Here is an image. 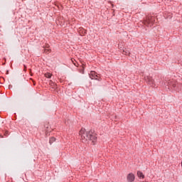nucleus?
<instances>
[{
    "label": "nucleus",
    "mask_w": 182,
    "mask_h": 182,
    "mask_svg": "<svg viewBox=\"0 0 182 182\" xmlns=\"http://www.w3.org/2000/svg\"><path fill=\"white\" fill-rule=\"evenodd\" d=\"M85 132H86V129L84 128H82L80 131V136H81V139L82 140H90L92 139V133L90 131H89L88 132H86V134L85 133Z\"/></svg>",
    "instance_id": "1"
},
{
    "label": "nucleus",
    "mask_w": 182,
    "mask_h": 182,
    "mask_svg": "<svg viewBox=\"0 0 182 182\" xmlns=\"http://www.w3.org/2000/svg\"><path fill=\"white\" fill-rule=\"evenodd\" d=\"M155 21L156 20L154 16H148L144 20L143 23L145 26L151 27L153 26V23H154Z\"/></svg>",
    "instance_id": "2"
},
{
    "label": "nucleus",
    "mask_w": 182,
    "mask_h": 182,
    "mask_svg": "<svg viewBox=\"0 0 182 182\" xmlns=\"http://www.w3.org/2000/svg\"><path fill=\"white\" fill-rule=\"evenodd\" d=\"M136 178V176H134V174L133 173H130L127 176V180L128 182H133L134 181V179Z\"/></svg>",
    "instance_id": "3"
},
{
    "label": "nucleus",
    "mask_w": 182,
    "mask_h": 182,
    "mask_svg": "<svg viewBox=\"0 0 182 182\" xmlns=\"http://www.w3.org/2000/svg\"><path fill=\"white\" fill-rule=\"evenodd\" d=\"M145 82H146L148 85H150V86H154V80H153L151 77H145Z\"/></svg>",
    "instance_id": "4"
},
{
    "label": "nucleus",
    "mask_w": 182,
    "mask_h": 182,
    "mask_svg": "<svg viewBox=\"0 0 182 182\" xmlns=\"http://www.w3.org/2000/svg\"><path fill=\"white\" fill-rule=\"evenodd\" d=\"M91 132V139H89L90 141H92L93 144H95V140H97V137L95 135H93V132L90 131Z\"/></svg>",
    "instance_id": "5"
},
{
    "label": "nucleus",
    "mask_w": 182,
    "mask_h": 182,
    "mask_svg": "<svg viewBox=\"0 0 182 182\" xmlns=\"http://www.w3.org/2000/svg\"><path fill=\"white\" fill-rule=\"evenodd\" d=\"M90 77H91V79H93V77H97V73L95 71H91L90 74Z\"/></svg>",
    "instance_id": "6"
},
{
    "label": "nucleus",
    "mask_w": 182,
    "mask_h": 182,
    "mask_svg": "<svg viewBox=\"0 0 182 182\" xmlns=\"http://www.w3.org/2000/svg\"><path fill=\"white\" fill-rule=\"evenodd\" d=\"M137 176L138 177H139L140 178H144V174H143V172L138 171H137Z\"/></svg>",
    "instance_id": "7"
},
{
    "label": "nucleus",
    "mask_w": 182,
    "mask_h": 182,
    "mask_svg": "<svg viewBox=\"0 0 182 182\" xmlns=\"http://www.w3.org/2000/svg\"><path fill=\"white\" fill-rule=\"evenodd\" d=\"M122 53L124 54V55H130V50H123V51H122Z\"/></svg>",
    "instance_id": "8"
},
{
    "label": "nucleus",
    "mask_w": 182,
    "mask_h": 182,
    "mask_svg": "<svg viewBox=\"0 0 182 182\" xmlns=\"http://www.w3.org/2000/svg\"><path fill=\"white\" fill-rule=\"evenodd\" d=\"M53 141H56V138H55L54 136L50 138V141H49L50 144H52Z\"/></svg>",
    "instance_id": "9"
},
{
    "label": "nucleus",
    "mask_w": 182,
    "mask_h": 182,
    "mask_svg": "<svg viewBox=\"0 0 182 182\" xmlns=\"http://www.w3.org/2000/svg\"><path fill=\"white\" fill-rule=\"evenodd\" d=\"M44 75L46 76V77H48V79H50L52 77V74H50V73H47L44 74Z\"/></svg>",
    "instance_id": "10"
},
{
    "label": "nucleus",
    "mask_w": 182,
    "mask_h": 182,
    "mask_svg": "<svg viewBox=\"0 0 182 182\" xmlns=\"http://www.w3.org/2000/svg\"><path fill=\"white\" fill-rule=\"evenodd\" d=\"M44 53H50V49H49V48L44 49Z\"/></svg>",
    "instance_id": "11"
},
{
    "label": "nucleus",
    "mask_w": 182,
    "mask_h": 182,
    "mask_svg": "<svg viewBox=\"0 0 182 182\" xmlns=\"http://www.w3.org/2000/svg\"><path fill=\"white\" fill-rule=\"evenodd\" d=\"M9 134V131H6L4 133V136H8Z\"/></svg>",
    "instance_id": "12"
},
{
    "label": "nucleus",
    "mask_w": 182,
    "mask_h": 182,
    "mask_svg": "<svg viewBox=\"0 0 182 182\" xmlns=\"http://www.w3.org/2000/svg\"><path fill=\"white\" fill-rule=\"evenodd\" d=\"M172 86H173V87H176L177 85L176 83H174V84H172Z\"/></svg>",
    "instance_id": "13"
},
{
    "label": "nucleus",
    "mask_w": 182,
    "mask_h": 182,
    "mask_svg": "<svg viewBox=\"0 0 182 182\" xmlns=\"http://www.w3.org/2000/svg\"><path fill=\"white\" fill-rule=\"evenodd\" d=\"M6 75H9V70H6Z\"/></svg>",
    "instance_id": "14"
},
{
    "label": "nucleus",
    "mask_w": 182,
    "mask_h": 182,
    "mask_svg": "<svg viewBox=\"0 0 182 182\" xmlns=\"http://www.w3.org/2000/svg\"><path fill=\"white\" fill-rule=\"evenodd\" d=\"M84 70H85L84 69L81 70L80 73H84Z\"/></svg>",
    "instance_id": "15"
},
{
    "label": "nucleus",
    "mask_w": 182,
    "mask_h": 182,
    "mask_svg": "<svg viewBox=\"0 0 182 182\" xmlns=\"http://www.w3.org/2000/svg\"><path fill=\"white\" fill-rule=\"evenodd\" d=\"M30 74L32 76L33 74L32 73V70H30Z\"/></svg>",
    "instance_id": "16"
},
{
    "label": "nucleus",
    "mask_w": 182,
    "mask_h": 182,
    "mask_svg": "<svg viewBox=\"0 0 182 182\" xmlns=\"http://www.w3.org/2000/svg\"><path fill=\"white\" fill-rule=\"evenodd\" d=\"M169 83H170V82H166V86H168Z\"/></svg>",
    "instance_id": "17"
},
{
    "label": "nucleus",
    "mask_w": 182,
    "mask_h": 182,
    "mask_svg": "<svg viewBox=\"0 0 182 182\" xmlns=\"http://www.w3.org/2000/svg\"><path fill=\"white\" fill-rule=\"evenodd\" d=\"M36 83H35V81H33V85L35 86Z\"/></svg>",
    "instance_id": "18"
},
{
    "label": "nucleus",
    "mask_w": 182,
    "mask_h": 182,
    "mask_svg": "<svg viewBox=\"0 0 182 182\" xmlns=\"http://www.w3.org/2000/svg\"><path fill=\"white\" fill-rule=\"evenodd\" d=\"M46 48H49V45H47Z\"/></svg>",
    "instance_id": "19"
},
{
    "label": "nucleus",
    "mask_w": 182,
    "mask_h": 182,
    "mask_svg": "<svg viewBox=\"0 0 182 182\" xmlns=\"http://www.w3.org/2000/svg\"><path fill=\"white\" fill-rule=\"evenodd\" d=\"M23 70H24V72H26V69H24Z\"/></svg>",
    "instance_id": "20"
}]
</instances>
